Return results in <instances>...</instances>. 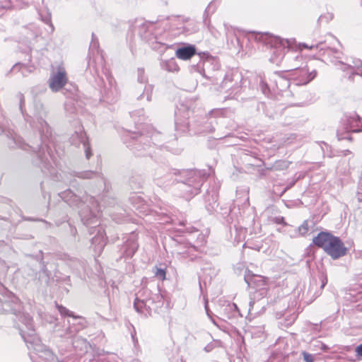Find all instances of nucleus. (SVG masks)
Returning <instances> with one entry per match:
<instances>
[{
  "mask_svg": "<svg viewBox=\"0 0 362 362\" xmlns=\"http://www.w3.org/2000/svg\"><path fill=\"white\" fill-rule=\"evenodd\" d=\"M151 291L147 288H144L136 294L134 302V307L136 312L143 313L144 310H151V305L156 302H160L162 296L155 294L154 296H150Z\"/></svg>",
  "mask_w": 362,
  "mask_h": 362,
  "instance_id": "obj_6",
  "label": "nucleus"
},
{
  "mask_svg": "<svg viewBox=\"0 0 362 362\" xmlns=\"http://www.w3.org/2000/svg\"><path fill=\"white\" fill-rule=\"evenodd\" d=\"M47 24H48L50 27L51 32L52 33L54 31V26L51 23V17L49 15L45 17V18L43 20Z\"/></svg>",
  "mask_w": 362,
  "mask_h": 362,
  "instance_id": "obj_41",
  "label": "nucleus"
},
{
  "mask_svg": "<svg viewBox=\"0 0 362 362\" xmlns=\"http://www.w3.org/2000/svg\"><path fill=\"white\" fill-rule=\"evenodd\" d=\"M82 342H83V344H84L85 346L86 347V346H87V344H88V343H87L86 340H85V339H82Z\"/></svg>",
  "mask_w": 362,
  "mask_h": 362,
  "instance_id": "obj_49",
  "label": "nucleus"
},
{
  "mask_svg": "<svg viewBox=\"0 0 362 362\" xmlns=\"http://www.w3.org/2000/svg\"><path fill=\"white\" fill-rule=\"evenodd\" d=\"M302 356L303 357V360L305 362H314V360H315L314 355L309 354L306 351H303Z\"/></svg>",
  "mask_w": 362,
  "mask_h": 362,
  "instance_id": "obj_37",
  "label": "nucleus"
},
{
  "mask_svg": "<svg viewBox=\"0 0 362 362\" xmlns=\"http://www.w3.org/2000/svg\"><path fill=\"white\" fill-rule=\"evenodd\" d=\"M313 243L329 255L337 259L346 255L347 248L339 238L327 232H321L313 238Z\"/></svg>",
  "mask_w": 362,
  "mask_h": 362,
  "instance_id": "obj_2",
  "label": "nucleus"
},
{
  "mask_svg": "<svg viewBox=\"0 0 362 362\" xmlns=\"http://www.w3.org/2000/svg\"><path fill=\"white\" fill-rule=\"evenodd\" d=\"M195 54L196 49L193 45H188L178 48L175 52L176 57L182 60L189 59Z\"/></svg>",
  "mask_w": 362,
  "mask_h": 362,
  "instance_id": "obj_18",
  "label": "nucleus"
},
{
  "mask_svg": "<svg viewBox=\"0 0 362 362\" xmlns=\"http://www.w3.org/2000/svg\"><path fill=\"white\" fill-rule=\"evenodd\" d=\"M156 176H157L158 179L161 177L160 175V173H158V172H156Z\"/></svg>",
  "mask_w": 362,
  "mask_h": 362,
  "instance_id": "obj_50",
  "label": "nucleus"
},
{
  "mask_svg": "<svg viewBox=\"0 0 362 362\" xmlns=\"http://www.w3.org/2000/svg\"><path fill=\"white\" fill-rule=\"evenodd\" d=\"M317 76L315 69L310 70L306 64L292 73L293 78L297 86L307 85Z\"/></svg>",
  "mask_w": 362,
  "mask_h": 362,
  "instance_id": "obj_9",
  "label": "nucleus"
},
{
  "mask_svg": "<svg viewBox=\"0 0 362 362\" xmlns=\"http://www.w3.org/2000/svg\"><path fill=\"white\" fill-rule=\"evenodd\" d=\"M153 27L154 25L153 23H145L140 26L139 30V34L141 37L149 43H153V40H156V37H154L151 33Z\"/></svg>",
  "mask_w": 362,
  "mask_h": 362,
  "instance_id": "obj_16",
  "label": "nucleus"
},
{
  "mask_svg": "<svg viewBox=\"0 0 362 362\" xmlns=\"http://www.w3.org/2000/svg\"><path fill=\"white\" fill-rule=\"evenodd\" d=\"M124 255L127 257H131L135 253L138 248V244L134 235L127 240L125 245Z\"/></svg>",
  "mask_w": 362,
  "mask_h": 362,
  "instance_id": "obj_21",
  "label": "nucleus"
},
{
  "mask_svg": "<svg viewBox=\"0 0 362 362\" xmlns=\"http://www.w3.org/2000/svg\"><path fill=\"white\" fill-rule=\"evenodd\" d=\"M137 81L139 83L137 86H140V89H142L143 86L147 83V78L144 74V69L139 68L137 69Z\"/></svg>",
  "mask_w": 362,
  "mask_h": 362,
  "instance_id": "obj_27",
  "label": "nucleus"
},
{
  "mask_svg": "<svg viewBox=\"0 0 362 362\" xmlns=\"http://www.w3.org/2000/svg\"><path fill=\"white\" fill-rule=\"evenodd\" d=\"M328 55L334 54V58L339 59L340 57V52L335 48L327 47L325 51Z\"/></svg>",
  "mask_w": 362,
  "mask_h": 362,
  "instance_id": "obj_38",
  "label": "nucleus"
},
{
  "mask_svg": "<svg viewBox=\"0 0 362 362\" xmlns=\"http://www.w3.org/2000/svg\"><path fill=\"white\" fill-rule=\"evenodd\" d=\"M362 132V118L356 113H351L346 116L344 120L343 127L337 130L339 140H351L349 133Z\"/></svg>",
  "mask_w": 362,
  "mask_h": 362,
  "instance_id": "obj_5",
  "label": "nucleus"
},
{
  "mask_svg": "<svg viewBox=\"0 0 362 362\" xmlns=\"http://www.w3.org/2000/svg\"><path fill=\"white\" fill-rule=\"evenodd\" d=\"M73 344H74V346H76V341H74L73 342Z\"/></svg>",
  "mask_w": 362,
  "mask_h": 362,
  "instance_id": "obj_55",
  "label": "nucleus"
},
{
  "mask_svg": "<svg viewBox=\"0 0 362 362\" xmlns=\"http://www.w3.org/2000/svg\"><path fill=\"white\" fill-rule=\"evenodd\" d=\"M1 219H3V220H6V218H0Z\"/></svg>",
  "mask_w": 362,
  "mask_h": 362,
  "instance_id": "obj_56",
  "label": "nucleus"
},
{
  "mask_svg": "<svg viewBox=\"0 0 362 362\" xmlns=\"http://www.w3.org/2000/svg\"><path fill=\"white\" fill-rule=\"evenodd\" d=\"M215 348V345L213 344V343H210L209 344H207L205 347H204V351L206 352H210L211 351H212Z\"/></svg>",
  "mask_w": 362,
  "mask_h": 362,
  "instance_id": "obj_44",
  "label": "nucleus"
},
{
  "mask_svg": "<svg viewBox=\"0 0 362 362\" xmlns=\"http://www.w3.org/2000/svg\"><path fill=\"white\" fill-rule=\"evenodd\" d=\"M76 136L78 138V143L83 144L85 150L86 157L87 159H89L92 153L90 152V148L87 141L86 133L83 132V131H80L78 132H76Z\"/></svg>",
  "mask_w": 362,
  "mask_h": 362,
  "instance_id": "obj_22",
  "label": "nucleus"
},
{
  "mask_svg": "<svg viewBox=\"0 0 362 362\" xmlns=\"http://www.w3.org/2000/svg\"><path fill=\"white\" fill-rule=\"evenodd\" d=\"M289 163L286 160H278L273 165V168L276 170H283L288 168Z\"/></svg>",
  "mask_w": 362,
  "mask_h": 362,
  "instance_id": "obj_30",
  "label": "nucleus"
},
{
  "mask_svg": "<svg viewBox=\"0 0 362 362\" xmlns=\"http://www.w3.org/2000/svg\"><path fill=\"white\" fill-rule=\"evenodd\" d=\"M355 351L358 357H362V344L356 347Z\"/></svg>",
  "mask_w": 362,
  "mask_h": 362,
  "instance_id": "obj_42",
  "label": "nucleus"
},
{
  "mask_svg": "<svg viewBox=\"0 0 362 362\" xmlns=\"http://www.w3.org/2000/svg\"><path fill=\"white\" fill-rule=\"evenodd\" d=\"M198 30V28L197 26H195L194 28H193V29L191 30V32H196Z\"/></svg>",
  "mask_w": 362,
  "mask_h": 362,
  "instance_id": "obj_48",
  "label": "nucleus"
},
{
  "mask_svg": "<svg viewBox=\"0 0 362 362\" xmlns=\"http://www.w3.org/2000/svg\"><path fill=\"white\" fill-rule=\"evenodd\" d=\"M259 85H260L261 89L262 90V93L264 95L268 94L269 92V89L267 83L266 82H264L263 80H261Z\"/></svg>",
  "mask_w": 362,
  "mask_h": 362,
  "instance_id": "obj_39",
  "label": "nucleus"
},
{
  "mask_svg": "<svg viewBox=\"0 0 362 362\" xmlns=\"http://www.w3.org/2000/svg\"><path fill=\"white\" fill-rule=\"evenodd\" d=\"M151 139L156 145L160 146L163 145L161 142L164 140V136L160 132H153L151 136Z\"/></svg>",
  "mask_w": 362,
  "mask_h": 362,
  "instance_id": "obj_29",
  "label": "nucleus"
},
{
  "mask_svg": "<svg viewBox=\"0 0 362 362\" xmlns=\"http://www.w3.org/2000/svg\"><path fill=\"white\" fill-rule=\"evenodd\" d=\"M75 176L83 178V179H91L94 177H99L101 183H105L103 177L98 173L94 171H86L82 173H78ZM74 177V175L70 174V175H66L62 178L63 182H64L67 185H70L72 186H74V181L75 180L72 179V177Z\"/></svg>",
  "mask_w": 362,
  "mask_h": 362,
  "instance_id": "obj_11",
  "label": "nucleus"
},
{
  "mask_svg": "<svg viewBox=\"0 0 362 362\" xmlns=\"http://www.w3.org/2000/svg\"><path fill=\"white\" fill-rule=\"evenodd\" d=\"M33 151H35L36 148H38L37 151V156L40 160V163L42 164V166L45 168H48L49 165V157H50L49 151L47 153L45 152L44 148L42 146L39 147L38 145L37 146H29Z\"/></svg>",
  "mask_w": 362,
  "mask_h": 362,
  "instance_id": "obj_19",
  "label": "nucleus"
},
{
  "mask_svg": "<svg viewBox=\"0 0 362 362\" xmlns=\"http://www.w3.org/2000/svg\"><path fill=\"white\" fill-rule=\"evenodd\" d=\"M36 122H34L33 127L37 129L42 136V141L44 142V138H48L51 136V131L47 123L40 116H35Z\"/></svg>",
  "mask_w": 362,
  "mask_h": 362,
  "instance_id": "obj_15",
  "label": "nucleus"
},
{
  "mask_svg": "<svg viewBox=\"0 0 362 362\" xmlns=\"http://www.w3.org/2000/svg\"><path fill=\"white\" fill-rule=\"evenodd\" d=\"M153 90V86L151 84H145L143 86L142 89H140V86H136L134 89V95L138 100L146 99L147 102H150L152 98Z\"/></svg>",
  "mask_w": 362,
  "mask_h": 362,
  "instance_id": "obj_14",
  "label": "nucleus"
},
{
  "mask_svg": "<svg viewBox=\"0 0 362 362\" xmlns=\"http://www.w3.org/2000/svg\"><path fill=\"white\" fill-rule=\"evenodd\" d=\"M85 204L81 207L79 214L82 221L86 225L98 224L97 216L92 211V209L98 207L100 208L97 201L93 197L86 196Z\"/></svg>",
  "mask_w": 362,
  "mask_h": 362,
  "instance_id": "obj_7",
  "label": "nucleus"
},
{
  "mask_svg": "<svg viewBox=\"0 0 362 362\" xmlns=\"http://www.w3.org/2000/svg\"><path fill=\"white\" fill-rule=\"evenodd\" d=\"M351 151L349 150H346L344 151V155L346 156L348 154H350Z\"/></svg>",
  "mask_w": 362,
  "mask_h": 362,
  "instance_id": "obj_46",
  "label": "nucleus"
},
{
  "mask_svg": "<svg viewBox=\"0 0 362 362\" xmlns=\"http://www.w3.org/2000/svg\"><path fill=\"white\" fill-rule=\"evenodd\" d=\"M57 309H58V311L59 312V313L63 316H69V317H72L74 318H78L77 316L74 315L72 312L69 311L65 307H63L62 305H57Z\"/></svg>",
  "mask_w": 362,
  "mask_h": 362,
  "instance_id": "obj_35",
  "label": "nucleus"
},
{
  "mask_svg": "<svg viewBox=\"0 0 362 362\" xmlns=\"http://www.w3.org/2000/svg\"><path fill=\"white\" fill-rule=\"evenodd\" d=\"M13 69H19L21 71L23 75H25V73L28 71V68L23 64H16L14 65ZM30 71H29V72Z\"/></svg>",
  "mask_w": 362,
  "mask_h": 362,
  "instance_id": "obj_40",
  "label": "nucleus"
},
{
  "mask_svg": "<svg viewBox=\"0 0 362 362\" xmlns=\"http://www.w3.org/2000/svg\"><path fill=\"white\" fill-rule=\"evenodd\" d=\"M205 310H206L207 315L209 317V318L211 319L213 324L217 326V324L216 323L215 320L212 318V317L210 315V310H209V308L207 305V301L205 303Z\"/></svg>",
  "mask_w": 362,
  "mask_h": 362,
  "instance_id": "obj_43",
  "label": "nucleus"
},
{
  "mask_svg": "<svg viewBox=\"0 0 362 362\" xmlns=\"http://www.w3.org/2000/svg\"><path fill=\"white\" fill-rule=\"evenodd\" d=\"M274 77L276 87L280 90H283L289 86V81L286 78L283 77L278 74H276Z\"/></svg>",
  "mask_w": 362,
  "mask_h": 362,
  "instance_id": "obj_24",
  "label": "nucleus"
},
{
  "mask_svg": "<svg viewBox=\"0 0 362 362\" xmlns=\"http://www.w3.org/2000/svg\"><path fill=\"white\" fill-rule=\"evenodd\" d=\"M7 137L9 139L8 144L10 147H19L24 148L25 144H24L22 138L17 135L14 132L8 131Z\"/></svg>",
  "mask_w": 362,
  "mask_h": 362,
  "instance_id": "obj_20",
  "label": "nucleus"
},
{
  "mask_svg": "<svg viewBox=\"0 0 362 362\" xmlns=\"http://www.w3.org/2000/svg\"><path fill=\"white\" fill-rule=\"evenodd\" d=\"M181 175L185 179H175L180 182L178 188L182 191V196L189 199L199 192L200 187L204 180V176L200 170H182Z\"/></svg>",
  "mask_w": 362,
  "mask_h": 362,
  "instance_id": "obj_3",
  "label": "nucleus"
},
{
  "mask_svg": "<svg viewBox=\"0 0 362 362\" xmlns=\"http://www.w3.org/2000/svg\"><path fill=\"white\" fill-rule=\"evenodd\" d=\"M255 39L271 45L272 55L269 60L272 63L279 65L285 57V49L289 47V42L279 37L268 36L257 34Z\"/></svg>",
  "mask_w": 362,
  "mask_h": 362,
  "instance_id": "obj_4",
  "label": "nucleus"
},
{
  "mask_svg": "<svg viewBox=\"0 0 362 362\" xmlns=\"http://www.w3.org/2000/svg\"><path fill=\"white\" fill-rule=\"evenodd\" d=\"M286 62L293 72L305 64L304 57L300 54L288 55L286 57Z\"/></svg>",
  "mask_w": 362,
  "mask_h": 362,
  "instance_id": "obj_17",
  "label": "nucleus"
},
{
  "mask_svg": "<svg viewBox=\"0 0 362 362\" xmlns=\"http://www.w3.org/2000/svg\"><path fill=\"white\" fill-rule=\"evenodd\" d=\"M298 232L300 235H304L308 232V224L307 221H304L298 228Z\"/></svg>",
  "mask_w": 362,
  "mask_h": 362,
  "instance_id": "obj_36",
  "label": "nucleus"
},
{
  "mask_svg": "<svg viewBox=\"0 0 362 362\" xmlns=\"http://www.w3.org/2000/svg\"><path fill=\"white\" fill-rule=\"evenodd\" d=\"M59 197L68 204L81 208L85 204L84 200H82L78 195L72 192L70 189L59 194Z\"/></svg>",
  "mask_w": 362,
  "mask_h": 362,
  "instance_id": "obj_12",
  "label": "nucleus"
},
{
  "mask_svg": "<svg viewBox=\"0 0 362 362\" xmlns=\"http://www.w3.org/2000/svg\"><path fill=\"white\" fill-rule=\"evenodd\" d=\"M212 3L211 2L206 8L203 14V23L209 29L210 28V21L209 13L214 12V9L211 11Z\"/></svg>",
  "mask_w": 362,
  "mask_h": 362,
  "instance_id": "obj_28",
  "label": "nucleus"
},
{
  "mask_svg": "<svg viewBox=\"0 0 362 362\" xmlns=\"http://www.w3.org/2000/svg\"><path fill=\"white\" fill-rule=\"evenodd\" d=\"M161 66L163 69L170 72H176L180 69L174 58L162 62Z\"/></svg>",
  "mask_w": 362,
  "mask_h": 362,
  "instance_id": "obj_23",
  "label": "nucleus"
},
{
  "mask_svg": "<svg viewBox=\"0 0 362 362\" xmlns=\"http://www.w3.org/2000/svg\"><path fill=\"white\" fill-rule=\"evenodd\" d=\"M4 131H5V130H4V127H3L1 124H0V134H1V133H2V132H4Z\"/></svg>",
  "mask_w": 362,
  "mask_h": 362,
  "instance_id": "obj_47",
  "label": "nucleus"
},
{
  "mask_svg": "<svg viewBox=\"0 0 362 362\" xmlns=\"http://www.w3.org/2000/svg\"><path fill=\"white\" fill-rule=\"evenodd\" d=\"M135 138H136L137 143H135L132 145H129V146H132L133 148L137 149L138 151H140L141 149H146V146H147L146 144V141H147V137L144 136L143 135H139V136L137 134H134ZM134 139V136L132 137Z\"/></svg>",
  "mask_w": 362,
  "mask_h": 362,
  "instance_id": "obj_25",
  "label": "nucleus"
},
{
  "mask_svg": "<svg viewBox=\"0 0 362 362\" xmlns=\"http://www.w3.org/2000/svg\"><path fill=\"white\" fill-rule=\"evenodd\" d=\"M23 98L21 97V103H20V107H21L22 111H23Z\"/></svg>",
  "mask_w": 362,
  "mask_h": 362,
  "instance_id": "obj_45",
  "label": "nucleus"
},
{
  "mask_svg": "<svg viewBox=\"0 0 362 362\" xmlns=\"http://www.w3.org/2000/svg\"><path fill=\"white\" fill-rule=\"evenodd\" d=\"M153 272H154L155 276L157 279L162 280V281H163L165 279L166 272H165V269L155 267V270Z\"/></svg>",
  "mask_w": 362,
  "mask_h": 362,
  "instance_id": "obj_34",
  "label": "nucleus"
},
{
  "mask_svg": "<svg viewBox=\"0 0 362 362\" xmlns=\"http://www.w3.org/2000/svg\"><path fill=\"white\" fill-rule=\"evenodd\" d=\"M20 321L25 325L26 329H20L21 334L25 342L35 344L34 349L39 355V357L49 362H55L57 357L46 346L37 344L38 339L35 336V329L32 317L28 314L23 313L20 316Z\"/></svg>",
  "mask_w": 362,
  "mask_h": 362,
  "instance_id": "obj_1",
  "label": "nucleus"
},
{
  "mask_svg": "<svg viewBox=\"0 0 362 362\" xmlns=\"http://www.w3.org/2000/svg\"><path fill=\"white\" fill-rule=\"evenodd\" d=\"M0 305H1V302L0 301Z\"/></svg>",
  "mask_w": 362,
  "mask_h": 362,
  "instance_id": "obj_57",
  "label": "nucleus"
},
{
  "mask_svg": "<svg viewBox=\"0 0 362 362\" xmlns=\"http://www.w3.org/2000/svg\"><path fill=\"white\" fill-rule=\"evenodd\" d=\"M341 65V69L344 71H350L352 74H358L362 76V62L360 59H352L351 62L343 63L340 61L337 62Z\"/></svg>",
  "mask_w": 362,
  "mask_h": 362,
  "instance_id": "obj_13",
  "label": "nucleus"
},
{
  "mask_svg": "<svg viewBox=\"0 0 362 362\" xmlns=\"http://www.w3.org/2000/svg\"><path fill=\"white\" fill-rule=\"evenodd\" d=\"M322 349L325 350L327 349V346L325 345H323L322 347Z\"/></svg>",
  "mask_w": 362,
  "mask_h": 362,
  "instance_id": "obj_52",
  "label": "nucleus"
},
{
  "mask_svg": "<svg viewBox=\"0 0 362 362\" xmlns=\"http://www.w3.org/2000/svg\"><path fill=\"white\" fill-rule=\"evenodd\" d=\"M67 81L65 69L59 66L56 71L51 74L49 78V87L53 92H57L64 86Z\"/></svg>",
  "mask_w": 362,
  "mask_h": 362,
  "instance_id": "obj_8",
  "label": "nucleus"
},
{
  "mask_svg": "<svg viewBox=\"0 0 362 362\" xmlns=\"http://www.w3.org/2000/svg\"><path fill=\"white\" fill-rule=\"evenodd\" d=\"M98 243L99 245V247L100 248L103 247L105 245V239L103 234V233H100V235L98 237H94L92 239V244H96Z\"/></svg>",
  "mask_w": 362,
  "mask_h": 362,
  "instance_id": "obj_32",
  "label": "nucleus"
},
{
  "mask_svg": "<svg viewBox=\"0 0 362 362\" xmlns=\"http://www.w3.org/2000/svg\"><path fill=\"white\" fill-rule=\"evenodd\" d=\"M3 310H4V308H2V309H1V308H0V313H2V312H3Z\"/></svg>",
  "mask_w": 362,
  "mask_h": 362,
  "instance_id": "obj_54",
  "label": "nucleus"
},
{
  "mask_svg": "<svg viewBox=\"0 0 362 362\" xmlns=\"http://www.w3.org/2000/svg\"><path fill=\"white\" fill-rule=\"evenodd\" d=\"M190 115L189 110H178L175 112V127L176 132L180 134H184L189 131L188 119Z\"/></svg>",
  "mask_w": 362,
  "mask_h": 362,
  "instance_id": "obj_10",
  "label": "nucleus"
},
{
  "mask_svg": "<svg viewBox=\"0 0 362 362\" xmlns=\"http://www.w3.org/2000/svg\"><path fill=\"white\" fill-rule=\"evenodd\" d=\"M321 45H322V43L309 45H308L306 43L303 42V43H299L298 44V47H299L300 49H308L313 50L314 49L320 48V50H322L324 48L321 47Z\"/></svg>",
  "mask_w": 362,
  "mask_h": 362,
  "instance_id": "obj_33",
  "label": "nucleus"
},
{
  "mask_svg": "<svg viewBox=\"0 0 362 362\" xmlns=\"http://www.w3.org/2000/svg\"><path fill=\"white\" fill-rule=\"evenodd\" d=\"M238 311V307L236 304L233 303L227 302L225 312L227 313L228 317H230V315H233V313Z\"/></svg>",
  "mask_w": 362,
  "mask_h": 362,
  "instance_id": "obj_31",
  "label": "nucleus"
},
{
  "mask_svg": "<svg viewBox=\"0 0 362 362\" xmlns=\"http://www.w3.org/2000/svg\"><path fill=\"white\" fill-rule=\"evenodd\" d=\"M55 362H64V361H60V360H59L58 358H57V359H56V361H55Z\"/></svg>",
  "mask_w": 362,
  "mask_h": 362,
  "instance_id": "obj_53",
  "label": "nucleus"
},
{
  "mask_svg": "<svg viewBox=\"0 0 362 362\" xmlns=\"http://www.w3.org/2000/svg\"><path fill=\"white\" fill-rule=\"evenodd\" d=\"M334 15L332 12L327 11L323 13L317 18V25L327 24L334 19Z\"/></svg>",
  "mask_w": 362,
  "mask_h": 362,
  "instance_id": "obj_26",
  "label": "nucleus"
},
{
  "mask_svg": "<svg viewBox=\"0 0 362 362\" xmlns=\"http://www.w3.org/2000/svg\"><path fill=\"white\" fill-rule=\"evenodd\" d=\"M253 305H254V302L250 301V308H252ZM250 309H251V308H250Z\"/></svg>",
  "mask_w": 362,
  "mask_h": 362,
  "instance_id": "obj_51",
  "label": "nucleus"
}]
</instances>
